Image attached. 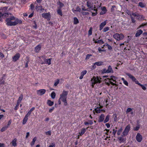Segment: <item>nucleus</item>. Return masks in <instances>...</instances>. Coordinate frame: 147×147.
<instances>
[{"mask_svg": "<svg viewBox=\"0 0 147 147\" xmlns=\"http://www.w3.org/2000/svg\"><path fill=\"white\" fill-rule=\"evenodd\" d=\"M51 59H51V58L47 59V61H46L47 64L49 65L51 64Z\"/></svg>", "mask_w": 147, "mask_h": 147, "instance_id": "obj_39", "label": "nucleus"}, {"mask_svg": "<svg viewBox=\"0 0 147 147\" xmlns=\"http://www.w3.org/2000/svg\"><path fill=\"white\" fill-rule=\"evenodd\" d=\"M46 92L45 90L43 89L38 90L37 91V94L40 95H42L44 94Z\"/></svg>", "mask_w": 147, "mask_h": 147, "instance_id": "obj_10", "label": "nucleus"}, {"mask_svg": "<svg viewBox=\"0 0 147 147\" xmlns=\"http://www.w3.org/2000/svg\"><path fill=\"white\" fill-rule=\"evenodd\" d=\"M36 137H35L32 140V141L30 143V145L31 146H33L34 144L35 141L36 140Z\"/></svg>", "mask_w": 147, "mask_h": 147, "instance_id": "obj_32", "label": "nucleus"}, {"mask_svg": "<svg viewBox=\"0 0 147 147\" xmlns=\"http://www.w3.org/2000/svg\"><path fill=\"white\" fill-rule=\"evenodd\" d=\"M101 79V78H100L98 76H97L96 77L94 76L93 78L91 79V80L92 87H93L94 85L96 83H100L101 82V81L100 80Z\"/></svg>", "mask_w": 147, "mask_h": 147, "instance_id": "obj_2", "label": "nucleus"}, {"mask_svg": "<svg viewBox=\"0 0 147 147\" xmlns=\"http://www.w3.org/2000/svg\"><path fill=\"white\" fill-rule=\"evenodd\" d=\"M7 128V127H6V126L3 127L1 129V132H3L5 131Z\"/></svg>", "mask_w": 147, "mask_h": 147, "instance_id": "obj_41", "label": "nucleus"}, {"mask_svg": "<svg viewBox=\"0 0 147 147\" xmlns=\"http://www.w3.org/2000/svg\"><path fill=\"white\" fill-rule=\"evenodd\" d=\"M115 78V77L114 76H111V78L110 79L109 78H107V79H109V80H113V81H115V80H114L113 78Z\"/></svg>", "mask_w": 147, "mask_h": 147, "instance_id": "obj_51", "label": "nucleus"}, {"mask_svg": "<svg viewBox=\"0 0 147 147\" xmlns=\"http://www.w3.org/2000/svg\"><path fill=\"white\" fill-rule=\"evenodd\" d=\"M114 118V119L115 121H116L117 120V115L116 114H114L113 115Z\"/></svg>", "mask_w": 147, "mask_h": 147, "instance_id": "obj_48", "label": "nucleus"}, {"mask_svg": "<svg viewBox=\"0 0 147 147\" xmlns=\"http://www.w3.org/2000/svg\"><path fill=\"white\" fill-rule=\"evenodd\" d=\"M79 23V21L77 19V18L76 17H74V24H77Z\"/></svg>", "mask_w": 147, "mask_h": 147, "instance_id": "obj_33", "label": "nucleus"}, {"mask_svg": "<svg viewBox=\"0 0 147 147\" xmlns=\"http://www.w3.org/2000/svg\"><path fill=\"white\" fill-rule=\"evenodd\" d=\"M23 95L22 94H21L20 96L19 97L17 101V102L20 103L23 98Z\"/></svg>", "mask_w": 147, "mask_h": 147, "instance_id": "obj_20", "label": "nucleus"}, {"mask_svg": "<svg viewBox=\"0 0 147 147\" xmlns=\"http://www.w3.org/2000/svg\"><path fill=\"white\" fill-rule=\"evenodd\" d=\"M140 128V126L139 125H138L136 126V127H134V129L135 131H137Z\"/></svg>", "mask_w": 147, "mask_h": 147, "instance_id": "obj_45", "label": "nucleus"}, {"mask_svg": "<svg viewBox=\"0 0 147 147\" xmlns=\"http://www.w3.org/2000/svg\"><path fill=\"white\" fill-rule=\"evenodd\" d=\"M132 15L136 17V18L139 20H144V18L142 15H139V14L136 12L132 13Z\"/></svg>", "mask_w": 147, "mask_h": 147, "instance_id": "obj_5", "label": "nucleus"}, {"mask_svg": "<svg viewBox=\"0 0 147 147\" xmlns=\"http://www.w3.org/2000/svg\"><path fill=\"white\" fill-rule=\"evenodd\" d=\"M146 5V4L144 3L140 2L139 3V5L142 8L144 7Z\"/></svg>", "mask_w": 147, "mask_h": 147, "instance_id": "obj_25", "label": "nucleus"}, {"mask_svg": "<svg viewBox=\"0 0 147 147\" xmlns=\"http://www.w3.org/2000/svg\"><path fill=\"white\" fill-rule=\"evenodd\" d=\"M42 6H38V5H37V6L36 7L35 9H37L38 8H41V9H40V10L41 11H42L44 10V9L42 8Z\"/></svg>", "mask_w": 147, "mask_h": 147, "instance_id": "obj_38", "label": "nucleus"}, {"mask_svg": "<svg viewBox=\"0 0 147 147\" xmlns=\"http://www.w3.org/2000/svg\"><path fill=\"white\" fill-rule=\"evenodd\" d=\"M41 47L40 45H38L35 48V51L36 52L38 53L40 50Z\"/></svg>", "mask_w": 147, "mask_h": 147, "instance_id": "obj_15", "label": "nucleus"}, {"mask_svg": "<svg viewBox=\"0 0 147 147\" xmlns=\"http://www.w3.org/2000/svg\"><path fill=\"white\" fill-rule=\"evenodd\" d=\"M117 131V130H115L114 129H113V132L112 133L114 136H115V134L116 133Z\"/></svg>", "mask_w": 147, "mask_h": 147, "instance_id": "obj_58", "label": "nucleus"}, {"mask_svg": "<svg viewBox=\"0 0 147 147\" xmlns=\"http://www.w3.org/2000/svg\"><path fill=\"white\" fill-rule=\"evenodd\" d=\"M105 115L103 114H101L100 116L99 119L98 120V122H102L105 118Z\"/></svg>", "mask_w": 147, "mask_h": 147, "instance_id": "obj_12", "label": "nucleus"}, {"mask_svg": "<svg viewBox=\"0 0 147 147\" xmlns=\"http://www.w3.org/2000/svg\"><path fill=\"white\" fill-rule=\"evenodd\" d=\"M132 109L129 108V114H131L132 116H133L134 115L135 112L132 111Z\"/></svg>", "mask_w": 147, "mask_h": 147, "instance_id": "obj_31", "label": "nucleus"}, {"mask_svg": "<svg viewBox=\"0 0 147 147\" xmlns=\"http://www.w3.org/2000/svg\"><path fill=\"white\" fill-rule=\"evenodd\" d=\"M47 104L49 106H51L53 105L54 104V102L53 101H52L50 100H48L47 102Z\"/></svg>", "mask_w": 147, "mask_h": 147, "instance_id": "obj_22", "label": "nucleus"}, {"mask_svg": "<svg viewBox=\"0 0 147 147\" xmlns=\"http://www.w3.org/2000/svg\"><path fill=\"white\" fill-rule=\"evenodd\" d=\"M7 8L8 7H4L0 9V13H1V14H3V15H4L5 18H7V17L9 15H11V13L6 12Z\"/></svg>", "mask_w": 147, "mask_h": 147, "instance_id": "obj_3", "label": "nucleus"}, {"mask_svg": "<svg viewBox=\"0 0 147 147\" xmlns=\"http://www.w3.org/2000/svg\"><path fill=\"white\" fill-rule=\"evenodd\" d=\"M29 62V59H27V62L26 63L25 67H28V63Z\"/></svg>", "mask_w": 147, "mask_h": 147, "instance_id": "obj_57", "label": "nucleus"}, {"mask_svg": "<svg viewBox=\"0 0 147 147\" xmlns=\"http://www.w3.org/2000/svg\"><path fill=\"white\" fill-rule=\"evenodd\" d=\"M55 107H52L49 110V112L51 113L52 112V111L54 109Z\"/></svg>", "mask_w": 147, "mask_h": 147, "instance_id": "obj_55", "label": "nucleus"}, {"mask_svg": "<svg viewBox=\"0 0 147 147\" xmlns=\"http://www.w3.org/2000/svg\"><path fill=\"white\" fill-rule=\"evenodd\" d=\"M46 134L47 135H48L49 136H50L51 134V132L50 131H49L46 132Z\"/></svg>", "mask_w": 147, "mask_h": 147, "instance_id": "obj_59", "label": "nucleus"}, {"mask_svg": "<svg viewBox=\"0 0 147 147\" xmlns=\"http://www.w3.org/2000/svg\"><path fill=\"white\" fill-rule=\"evenodd\" d=\"M107 24V20H105L104 22L101 23L100 25V30H101L103 27L106 25Z\"/></svg>", "mask_w": 147, "mask_h": 147, "instance_id": "obj_13", "label": "nucleus"}, {"mask_svg": "<svg viewBox=\"0 0 147 147\" xmlns=\"http://www.w3.org/2000/svg\"><path fill=\"white\" fill-rule=\"evenodd\" d=\"M113 37L114 38L119 41L122 39L124 38V36L122 34H119L118 33H116L113 35Z\"/></svg>", "mask_w": 147, "mask_h": 147, "instance_id": "obj_4", "label": "nucleus"}, {"mask_svg": "<svg viewBox=\"0 0 147 147\" xmlns=\"http://www.w3.org/2000/svg\"><path fill=\"white\" fill-rule=\"evenodd\" d=\"M31 112H30V111H29L28 113L26 114V115L25 116H26L27 117H28V116H29L31 114Z\"/></svg>", "mask_w": 147, "mask_h": 147, "instance_id": "obj_62", "label": "nucleus"}, {"mask_svg": "<svg viewBox=\"0 0 147 147\" xmlns=\"http://www.w3.org/2000/svg\"><path fill=\"white\" fill-rule=\"evenodd\" d=\"M94 110L96 113H100L101 111V110L98 108V107H97L96 108H95Z\"/></svg>", "mask_w": 147, "mask_h": 147, "instance_id": "obj_34", "label": "nucleus"}, {"mask_svg": "<svg viewBox=\"0 0 147 147\" xmlns=\"http://www.w3.org/2000/svg\"><path fill=\"white\" fill-rule=\"evenodd\" d=\"M95 64H96V65L97 66L102 65V62L101 61L96 62L95 63Z\"/></svg>", "mask_w": 147, "mask_h": 147, "instance_id": "obj_35", "label": "nucleus"}, {"mask_svg": "<svg viewBox=\"0 0 147 147\" xmlns=\"http://www.w3.org/2000/svg\"><path fill=\"white\" fill-rule=\"evenodd\" d=\"M109 28L108 27H105L104 28L103 30V31L104 32H105L108 31L109 30Z\"/></svg>", "mask_w": 147, "mask_h": 147, "instance_id": "obj_47", "label": "nucleus"}, {"mask_svg": "<svg viewBox=\"0 0 147 147\" xmlns=\"http://www.w3.org/2000/svg\"><path fill=\"white\" fill-rule=\"evenodd\" d=\"M11 120H10L9 121H8L7 125L6 126V127H7V128H8L9 127L10 125L11 124Z\"/></svg>", "mask_w": 147, "mask_h": 147, "instance_id": "obj_53", "label": "nucleus"}, {"mask_svg": "<svg viewBox=\"0 0 147 147\" xmlns=\"http://www.w3.org/2000/svg\"><path fill=\"white\" fill-rule=\"evenodd\" d=\"M57 12L58 14L61 16H62L63 14L62 12L61 8H58V9L57 10Z\"/></svg>", "mask_w": 147, "mask_h": 147, "instance_id": "obj_23", "label": "nucleus"}, {"mask_svg": "<svg viewBox=\"0 0 147 147\" xmlns=\"http://www.w3.org/2000/svg\"><path fill=\"white\" fill-rule=\"evenodd\" d=\"M136 139L139 142H141L142 140V136L139 133H138L136 136Z\"/></svg>", "mask_w": 147, "mask_h": 147, "instance_id": "obj_6", "label": "nucleus"}, {"mask_svg": "<svg viewBox=\"0 0 147 147\" xmlns=\"http://www.w3.org/2000/svg\"><path fill=\"white\" fill-rule=\"evenodd\" d=\"M86 129L85 128H83L80 131V132L79 133L80 135L82 136L83 135L86 131Z\"/></svg>", "mask_w": 147, "mask_h": 147, "instance_id": "obj_27", "label": "nucleus"}, {"mask_svg": "<svg viewBox=\"0 0 147 147\" xmlns=\"http://www.w3.org/2000/svg\"><path fill=\"white\" fill-rule=\"evenodd\" d=\"M28 119V117L26 116H25L23 120L22 124H25L26 123Z\"/></svg>", "mask_w": 147, "mask_h": 147, "instance_id": "obj_30", "label": "nucleus"}, {"mask_svg": "<svg viewBox=\"0 0 147 147\" xmlns=\"http://www.w3.org/2000/svg\"><path fill=\"white\" fill-rule=\"evenodd\" d=\"M92 28L91 27L90 28V29L88 31V35L90 36L92 34Z\"/></svg>", "mask_w": 147, "mask_h": 147, "instance_id": "obj_43", "label": "nucleus"}, {"mask_svg": "<svg viewBox=\"0 0 147 147\" xmlns=\"http://www.w3.org/2000/svg\"><path fill=\"white\" fill-rule=\"evenodd\" d=\"M58 5H59V7H58L59 8H60L61 9V8L64 6V4L62 2L60 1H59L57 3Z\"/></svg>", "mask_w": 147, "mask_h": 147, "instance_id": "obj_24", "label": "nucleus"}, {"mask_svg": "<svg viewBox=\"0 0 147 147\" xmlns=\"http://www.w3.org/2000/svg\"><path fill=\"white\" fill-rule=\"evenodd\" d=\"M118 139L121 142H124L125 141L124 138L122 137H119L118 138Z\"/></svg>", "mask_w": 147, "mask_h": 147, "instance_id": "obj_40", "label": "nucleus"}, {"mask_svg": "<svg viewBox=\"0 0 147 147\" xmlns=\"http://www.w3.org/2000/svg\"><path fill=\"white\" fill-rule=\"evenodd\" d=\"M81 13H82V15L84 16L86 15H87L89 14V13L88 12H81Z\"/></svg>", "mask_w": 147, "mask_h": 147, "instance_id": "obj_52", "label": "nucleus"}, {"mask_svg": "<svg viewBox=\"0 0 147 147\" xmlns=\"http://www.w3.org/2000/svg\"><path fill=\"white\" fill-rule=\"evenodd\" d=\"M107 70V73H113V71L111 65L109 66Z\"/></svg>", "mask_w": 147, "mask_h": 147, "instance_id": "obj_18", "label": "nucleus"}, {"mask_svg": "<svg viewBox=\"0 0 147 147\" xmlns=\"http://www.w3.org/2000/svg\"><path fill=\"white\" fill-rule=\"evenodd\" d=\"M20 57V55L19 53H16L15 55L12 57L13 61L14 62H16L19 59Z\"/></svg>", "mask_w": 147, "mask_h": 147, "instance_id": "obj_7", "label": "nucleus"}, {"mask_svg": "<svg viewBox=\"0 0 147 147\" xmlns=\"http://www.w3.org/2000/svg\"><path fill=\"white\" fill-rule=\"evenodd\" d=\"M81 10V9L78 6L76 7V10L77 11H79V12H80Z\"/></svg>", "mask_w": 147, "mask_h": 147, "instance_id": "obj_60", "label": "nucleus"}, {"mask_svg": "<svg viewBox=\"0 0 147 147\" xmlns=\"http://www.w3.org/2000/svg\"><path fill=\"white\" fill-rule=\"evenodd\" d=\"M86 73L87 71L86 70L83 71L81 73V75H82L83 76H84V75L86 74Z\"/></svg>", "mask_w": 147, "mask_h": 147, "instance_id": "obj_54", "label": "nucleus"}, {"mask_svg": "<svg viewBox=\"0 0 147 147\" xmlns=\"http://www.w3.org/2000/svg\"><path fill=\"white\" fill-rule=\"evenodd\" d=\"M5 18V16L4 15H3V14H1V13H0V21H2V18Z\"/></svg>", "mask_w": 147, "mask_h": 147, "instance_id": "obj_44", "label": "nucleus"}, {"mask_svg": "<svg viewBox=\"0 0 147 147\" xmlns=\"http://www.w3.org/2000/svg\"><path fill=\"white\" fill-rule=\"evenodd\" d=\"M56 94L55 92H53L51 94V96L52 98L54 99L55 97Z\"/></svg>", "mask_w": 147, "mask_h": 147, "instance_id": "obj_36", "label": "nucleus"}, {"mask_svg": "<svg viewBox=\"0 0 147 147\" xmlns=\"http://www.w3.org/2000/svg\"><path fill=\"white\" fill-rule=\"evenodd\" d=\"M20 103H18V102H17L16 105L14 108V109L15 110H17L18 108V107Z\"/></svg>", "mask_w": 147, "mask_h": 147, "instance_id": "obj_50", "label": "nucleus"}, {"mask_svg": "<svg viewBox=\"0 0 147 147\" xmlns=\"http://www.w3.org/2000/svg\"><path fill=\"white\" fill-rule=\"evenodd\" d=\"M5 21L6 22V24L8 26H15L18 24H21L22 22L21 20L16 18L13 16L11 13V15H9L7 17Z\"/></svg>", "mask_w": 147, "mask_h": 147, "instance_id": "obj_1", "label": "nucleus"}, {"mask_svg": "<svg viewBox=\"0 0 147 147\" xmlns=\"http://www.w3.org/2000/svg\"><path fill=\"white\" fill-rule=\"evenodd\" d=\"M98 50L100 53L102 51L104 52L105 51V50H102L101 49L100 47H99L98 48Z\"/></svg>", "mask_w": 147, "mask_h": 147, "instance_id": "obj_56", "label": "nucleus"}, {"mask_svg": "<svg viewBox=\"0 0 147 147\" xmlns=\"http://www.w3.org/2000/svg\"><path fill=\"white\" fill-rule=\"evenodd\" d=\"M68 91H65V90H63V91L62 94L60 95V96H67V95L68 94Z\"/></svg>", "mask_w": 147, "mask_h": 147, "instance_id": "obj_28", "label": "nucleus"}, {"mask_svg": "<svg viewBox=\"0 0 147 147\" xmlns=\"http://www.w3.org/2000/svg\"><path fill=\"white\" fill-rule=\"evenodd\" d=\"M129 132V125H127L123 132L122 137L125 136L127 135Z\"/></svg>", "mask_w": 147, "mask_h": 147, "instance_id": "obj_8", "label": "nucleus"}, {"mask_svg": "<svg viewBox=\"0 0 147 147\" xmlns=\"http://www.w3.org/2000/svg\"><path fill=\"white\" fill-rule=\"evenodd\" d=\"M102 73L103 74L106 73H107V70L106 69H104L101 70Z\"/></svg>", "mask_w": 147, "mask_h": 147, "instance_id": "obj_49", "label": "nucleus"}, {"mask_svg": "<svg viewBox=\"0 0 147 147\" xmlns=\"http://www.w3.org/2000/svg\"><path fill=\"white\" fill-rule=\"evenodd\" d=\"M92 55L90 54H88L86 55V59H89L90 58V56Z\"/></svg>", "mask_w": 147, "mask_h": 147, "instance_id": "obj_63", "label": "nucleus"}, {"mask_svg": "<svg viewBox=\"0 0 147 147\" xmlns=\"http://www.w3.org/2000/svg\"><path fill=\"white\" fill-rule=\"evenodd\" d=\"M5 78L3 77H1L0 79V85H3L5 84Z\"/></svg>", "mask_w": 147, "mask_h": 147, "instance_id": "obj_21", "label": "nucleus"}, {"mask_svg": "<svg viewBox=\"0 0 147 147\" xmlns=\"http://www.w3.org/2000/svg\"><path fill=\"white\" fill-rule=\"evenodd\" d=\"M93 40L94 41V43H102L103 44L104 42L102 40H95L94 38L93 39Z\"/></svg>", "mask_w": 147, "mask_h": 147, "instance_id": "obj_19", "label": "nucleus"}, {"mask_svg": "<svg viewBox=\"0 0 147 147\" xmlns=\"http://www.w3.org/2000/svg\"><path fill=\"white\" fill-rule=\"evenodd\" d=\"M34 5L32 4H31L30 5V9L32 11H34Z\"/></svg>", "mask_w": 147, "mask_h": 147, "instance_id": "obj_42", "label": "nucleus"}, {"mask_svg": "<svg viewBox=\"0 0 147 147\" xmlns=\"http://www.w3.org/2000/svg\"><path fill=\"white\" fill-rule=\"evenodd\" d=\"M67 97V96H60V99H61L63 102H64V105L65 106H66L67 104L66 100Z\"/></svg>", "mask_w": 147, "mask_h": 147, "instance_id": "obj_9", "label": "nucleus"}, {"mask_svg": "<svg viewBox=\"0 0 147 147\" xmlns=\"http://www.w3.org/2000/svg\"><path fill=\"white\" fill-rule=\"evenodd\" d=\"M50 14L49 13H43L42 14V16L43 18H47L50 16Z\"/></svg>", "mask_w": 147, "mask_h": 147, "instance_id": "obj_17", "label": "nucleus"}, {"mask_svg": "<svg viewBox=\"0 0 147 147\" xmlns=\"http://www.w3.org/2000/svg\"><path fill=\"white\" fill-rule=\"evenodd\" d=\"M12 143L13 146H15L17 145L16 140H15V139H14L12 141Z\"/></svg>", "mask_w": 147, "mask_h": 147, "instance_id": "obj_46", "label": "nucleus"}, {"mask_svg": "<svg viewBox=\"0 0 147 147\" xmlns=\"http://www.w3.org/2000/svg\"><path fill=\"white\" fill-rule=\"evenodd\" d=\"M130 16L131 18V22L133 23H135L136 22L135 19H136V16H134L132 15V13L130 14Z\"/></svg>", "mask_w": 147, "mask_h": 147, "instance_id": "obj_16", "label": "nucleus"}, {"mask_svg": "<svg viewBox=\"0 0 147 147\" xmlns=\"http://www.w3.org/2000/svg\"><path fill=\"white\" fill-rule=\"evenodd\" d=\"M110 117V116L109 115H108L106 116L105 120L104 121V123H106L109 121Z\"/></svg>", "mask_w": 147, "mask_h": 147, "instance_id": "obj_29", "label": "nucleus"}, {"mask_svg": "<svg viewBox=\"0 0 147 147\" xmlns=\"http://www.w3.org/2000/svg\"><path fill=\"white\" fill-rule=\"evenodd\" d=\"M129 78L131 79L132 81L135 82L136 84H138L139 82L134 76L131 75L129 74Z\"/></svg>", "mask_w": 147, "mask_h": 147, "instance_id": "obj_11", "label": "nucleus"}, {"mask_svg": "<svg viewBox=\"0 0 147 147\" xmlns=\"http://www.w3.org/2000/svg\"><path fill=\"white\" fill-rule=\"evenodd\" d=\"M140 86L142 88V89L144 90H145L146 89V84H145L144 85H143L142 84L140 83L139 82L138 83V84H137Z\"/></svg>", "mask_w": 147, "mask_h": 147, "instance_id": "obj_26", "label": "nucleus"}, {"mask_svg": "<svg viewBox=\"0 0 147 147\" xmlns=\"http://www.w3.org/2000/svg\"><path fill=\"white\" fill-rule=\"evenodd\" d=\"M122 130L123 129L122 128V127H121V128H120L118 130L117 133V134L118 135H120Z\"/></svg>", "mask_w": 147, "mask_h": 147, "instance_id": "obj_37", "label": "nucleus"}, {"mask_svg": "<svg viewBox=\"0 0 147 147\" xmlns=\"http://www.w3.org/2000/svg\"><path fill=\"white\" fill-rule=\"evenodd\" d=\"M91 4L90 3H89L88 1L87 2V7H89V8H91V6H90V4Z\"/></svg>", "mask_w": 147, "mask_h": 147, "instance_id": "obj_64", "label": "nucleus"}, {"mask_svg": "<svg viewBox=\"0 0 147 147\" xmlns=\"http://www.w3.org/2000/svg\"><path fill=\"white\" fill-rule=\"evenodd\" d=\"M116 7V6L115 5H112V7L111 9V11H113L114 10V8Z\"/></svg>", "mask_w": 147, "mask_h": 147, "instance_id": "obj_61", "label": "nucleus"}, {"mask_svg": "<svg viewBox=\"0 0 147 147\" xmlns=\"http://www.w3.org/2000/svg\"><path fill=\"white\" fill-rule=\"evenodd\" d=\"M143 33V31L141 30H138L136 34V37H139Z\"/></svg>", "mask_w": 147, "mask_h": 147, "instance_id": "obj_14", "label": "nucleus"}]
</instances>
